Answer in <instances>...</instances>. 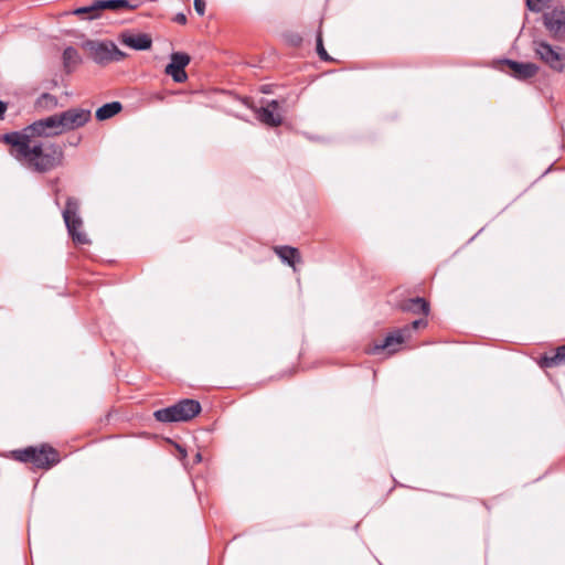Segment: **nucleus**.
Returning <instances> with one entry per match:
<instances>
[{
  "label": "nucleus",
  "mask_w": 565,
  "mask_h": 565,
  "mask_svg": "<svg viewBox=\"0 0 565 565\" xmlns=\"http://www.w3.org/2000/svg\"><path fill=\"white\" fill-rule=\"evenodd\" d=\"M36 137H51L40 120L26 126L21 131L3 136V141L13 148L12 154L29 169L45 173L63 164L64 151L55 142L40 143Z\"/></svg>",
  "instance_id": "obj_1"
},
{
  "label": "nucleus",
  "mask_w": 565,
  "mask_h": 565,
  "mask_svg": "<svg viewBox=\"0 0 565 565\" xmlns=\"http://www.w3.org/2000/svg\"><path fill=\"white\" fill-rule=\"evenodd\" d=\"M200 412L201 405L198 401L185 398L172 406L156 411L153 416L162 423L188 422Z\"/></svg>",
  "instance_id": "obj_2"
},
{
  "label": "nucleus",
  "mask_w": 565,
  "mask_h": 565,
  "mask_svg": "<svg viewBox=\"0 0 565 565\" xmlns=\"http://www.w3.org/2000/svg\"><path fill=\"white\" fill-rule=\"evenodd\" d=\"M14 456L22 462H31L36 468L43 469H49L60 461L57 451L49 446H42L41 448L28 447L17 450Z\"/></svg>",
  "instance_id": "obj_3"
},
{
  "label": "nucleus",
  "mask_w": 565,
  "mask_h": 565,
  "mask_svg": "<svg viewBox=\"0 0 565 565\" xmlns=\"http://www.w3.org/2000/svg\"><path fill=\"white\" fill-rule=\"evenodd\" d=\"M79 201L75 198L70 196L66 201L65 209L63 211V218L67 227L68 234L76 244H88L89 239L87 235L81 231L83 226V220L78 214Z\"/></svg>",
  "instance_id": "obj_4"
},
{
  "label": "nucleus",
  "mask_w": 565,
  "mask_h": 565,
  "mask_svg": "<svg viewBox=\"0 0 565 565\" xmlns=\"http://www.w3.org/2000/svg\"><path fill=\"white\" fill-rule=\"evenodd\" d=\"M427 321L425 319H417L413 321L411 327H405L390 333L382 343H375L373 347H370L366 352L369 354H379L380 352L387 350L388 353H394L397 351L398 345L404 343L405 340L409 338L411 329H418L425 327Z\"/></svg>",
  "instance_id": "obj_5"
},
{
  "label": "nucleus",
  "mask_w": 565,
  "mask_h": 565,
  "mask_svg": "<svg viewBox=\"0 0 565 565\" xmlns=\"http://www.w3.org/2000/svg\"><path fill=\"white\" fill-rule=\"evenodd\" d=\"M534 51L539 58L556 72L565 71V51L543 41L534 42Z\"/></svg>",
  "instance_id": "obj_6"
},
{
  "label": "nucleus",
  "mask_w": 565,
  "mask_h": 565,
  "mask_svg": "<svg viewBox=\"0 0 565 565\" xmlns=\"http://www.w3.org/2000/svg\"><path fill=\"white\" fill-rule=\"evenodd\" d=\"M90 110L71 108L58 114L62 131H70L83 127L90 119Z\"/></svg>",
  "instance_id": "obj_7"
},
{
  "label": "nucleus",
  "mask_w": 565,
  "mask_h": 565,
  "mask_svg": "<svg viewBox=\"0 0 565 565\" xmlns=\"http://www.w3.org/2000/svg\"><path fill=\"white\" fill-rule=\"evenodd\" d=\"M190 61L191 58L186 53L174 52L170 56V63L166 66L164 73L170 75L175 83H184L188 79L184 68Z\"/></svg>",
  "instance_id": "obj_8"
},
{
  "label": "nucleus",
  "mask_w": 565,
  "mask_h": 565,
  "mask_svg": "<svg viewBox=\"0 0 565 565\" xmlns=\"http://www.w3.org/2000/svg\"><path fill=\"white\" fill-rule=\"evenodd\" d=\"M544 25L550 34L557 40L565 39V11L555 8L543 14Z\"/></svg>",
  "instance_id": "obj_9"
},
{
  "label": "nucleus",
  "mask_w": 565,
  "mask_h": 565,
  "mask_svg": "<svg viewBox=\"0 0 565 565\" xmlns=\"http://www.w3.org/2000/svg\"><path fill=\"white\" fill-rule=\"evenodd\" d=\"M118 40L122 45L136 51H146L152 46V39L146 33L124 31L119 34Z\"/></svg>",
  "instance_id": "obj_10"
},
{
  "label": "nucleus",
  "mask_w": 565,
  "mask_h": 565,
  "mask_svg": "<svg viewBox=\"0 0 565 565\" xmlns=\"http://www.w3.org/2000/svg\"><path fill=\"white\" fill-rule=\"evenodd\" d=\"M257 119L270 127H277L282 122L277 100H270L257 111Z\"/></svg>",
  "instance_id": "obj_11"
},
{
  "label": "nucleus",
  "mask_w": 565,
  "mask_h": 565,
  "mask_svg": "<svg viewBox=\"0 0 565 565\" xmlns=\"http://www.w3.org/2000/svg\"><path fill=\"white\" fill-rule=\"evenodd\" d=\"M109 41H87L85 43L86 50L89 52L90 57L97 64H107L110 62V47Z\"/></svg>",
  "instance_id": "obj_12"
},
{
  "label": "nucleus",
  "mask_w": 565,
  "mask_h": 565,
  "mask_svg": "<svg viewBox=\"0 0 565 565\" xmlns=\"http://www.w3.org/2000/svg\"><path fill=\"white\" fill-rule=\"evenodd\" d=\"M504 62L518 79L531 78L539 72V67L534 63H520L511 60H505Z\"/></svg>",
  "instance_id": "obj_13"
},
{
  "label": "nucleus",
  "mask_w": 565,
  "mask_h": 565,
  "mask_svg": "<svg viewBox=\"0 0 565 565\" xmlns=\"http://www.w3.org/2000/svg\"><path fill=\"white\" fill-rule=\"evenodd\" d=\"M398 308L404 312L427 316L429 303L422 297L405 299L398 303Z\"/></svg>",
  "instance_id": "obj_14"
},
{
  "label": "nucleus",
  "mask_w": 565,
  "mask_h": 565,
  "mask_svg": "<svg viewBox=\"0 0 565 565\" xmlns=\"http://www.w3.org/2000/svg\"><path fill=\"white\" fill-rule=\"evenodd\" d=\"M275 253L284 263L288 264L294 269H296L295 264L301 260L299 250L291 246H277L275 247Z\"/></svg>",
  "instance_id": "obj_15"
},
{
  "label": "nucleus",
  "mask_w": 565,
  "mask_h": 565,
  "mask_svg": "<svg viewBox=\"0 0 565 565\" xmlns=\"http://www.w3.org/2000/svg\"><path fill=\"white\" fill-rule=\"evenodd\" d=\"M97 8H99V11H119L121 9L135 10L138 8V4H131L128 0H97Z\"/></svg>",
  "instance_id": "obj_16"
},
{
  "label": "nucleus",
  "mask_w": 565,
  "mask_h": 565,
  "mask_svg": "<svg viewBox=\"0 0 565 565\" xmlns=\"http://www.w3.org/2000/svg\"><path fill=\"white\" fill-rule=\"evenodd\" d=\"M542 367H553L565 363V345L558 347L552 355H544L541 359Z\"/></svg>",
  "instance_id": "obj_17"
},
{
  "label": "nucleus",
  "mask_w": 565,
  "mask_h": 565,
  "mask_svg": "<svg viewBox=\"0 0 565 565\" xmlns=\"http://www.w3.org/2000/svg\"><path fill=\"white\" fill-rule=\"evenodd\" d=\"M122 106L119 102H111L103 105L96 111V118L98 120H106L117 115L121 110Z\"/></svg>",
  "instance_id": "obj_18"
},
{
  "label": "nucleus",
  "mask_w": 565,
  "mask_h": 565,
  "mask_svg": "<svg viewBox=\"0 0 565 565\" xmlns=\"http://www.w3.org/2000/svg\"><path fill=\"white\" fill-rule=\"evenodd\" d=\"M40 121L43 125V128L49 132L51 137L63 134L58 114L40 119Z\"/></svg>",
  "instance_id": "obj_19"
},
{
  "label": "nucleus",
  "mask_w": 565,
  "mask_h": 565,
  "mask_svg": "<svg viewBox=\"0 0 565 565\" xmlns=\"http://www.w3.org/2000/svg\"><path fill=\"white\" fill-rule=\"evenodd\" d=\"M81 62L78 51L73 46H67L63 52V63L67 72H71Z\"/></svg>",
  "instance_id": "obj_20"
},
{
  "label": "nucleus",
  "mask_w": 565,
  "mask_h": 565,
  "mask_svg": "<svg viewBox=\"0 0 565 565\" xmlns=\"http://www.w3.org/2000/svg\"><path fill=\"white\" fill-rule=\"evenodd\" d=\"M58 105V100L54 95L49 93H43L39 96L35 102V107L41 110L51 111L55 109Z\"/></svg>",
  "instance_id": "obj_21"
},
{
  "label": "nucleus",
  "mask_w": 565,
  "mask_h": 565,
  "mask_svg": "<svg viewBox=\"0 0 565 565\" xmlns=\"http://www.w3.org/2000/svg\"><path fill=\"white\" fill-rule=\"evenodd\" d=\"M75 15H84L87 14L89 20L97 19L100 14L99 8H97V0L94 1L90 6L79 7L73 12Z\"/></svg>",
  "instance_id": "obj_22"
},
{
  "label": "nucleus",
  "mask_w": 565,
  "mask_h": 565,
  "mask_svg": "<svg viewBox=\"0 0 565 565\" xmlns=\"http://www.w3.org/2000/svg\"><path fill=\"white\" fill-rule=\"evenodd\" d=\"M552 0H526V6L531 11L540 12L547 7Z\"/></svg>",
  "instance_id": "obj_23"
},
{
  "label": "nucleus",
  "mask_w": 565,
  "mask_h": 565,
  "mask_svg": "<svg viewBox=\"0 0 565 565\" xmlns=\"http://www.w3.org/2000/svg\"><path fill=\"white\" fill-rule=\"evenodd\" d=\"M110 47V62L113 61H121L126 57V54L120 51L115 43L111 42V45H109Z\"/></svg>",
  "instance_id": "obj_24"
},
{
  "label": "nucleus",
  "mask_w": 565,
  "mask_h": 565,
  "mask_svg": "<svg viewBox=\"0 0 565 565\" xmlns=\"http://www.w3.org/2000/svg\"><path fill=\"white\" fill-rule=\"evenodd\" d=\"M317 53H318L319 57L322 61H329L330 60V56L328 55V53H327V51H326V49L323 46L322 38H321L320 34L317 38Z\"/></svg>",
  "instance_id": "obj_25"
},
{
  "label": "nucleus",
  "mask_w": 565,
  "mask_h": 565,
  "mask_svg": "<svg viewBox=\"0 0 565 565\" xmlns=\"http://www.w3.org/2000/svg\"><path fill=\"white\" fill-rule=\"evenodd\" d=\"M194 10L199 15H204L205 13V1L204 0H194Z\"/></svg>",
  "instance_id": "obj_26"
},
{
  "label": "nucleus",
  "mask_w": 565,
  "mask_h": 565,
  "mask_svg": "<svg viewBox=\"0 0 565 565\" xmlns=\"http://www.w3.org/2000/svg\"><path fill=\"white\" fill-rule=\"evenodd\" d=\"M177 23H180V24H185L186 23V17L184 13H178L174 19H173Z\"/></svg>",
  "instance_id": "obj_27"
},
{
  "label": "nucleus",
  "mask_w": 565,
  "mask_h": 565,
  "mask_svg": "<svg viewBox=\"0 0 565 565\" xmlns=\"http://www.w3.org/2000/svg\"><path fill=\"white\" fill-rule=\"evenodd\" d=\"M6 110H7V105L0 100V117H2V115L4 114Z\"/></svg>",
  "instance_id": "obj_28"
},
{
  "label": "nucleus",
  "mask_w": 565,
  "mask_h": 565,
  "mask_svg": "<svg viewBox=\"0 0 565 565\" xmlns=\"http://www.w3.org/2000/svg\"><path fill=\"white\" fill-rule=\"evenodd\" d=\"M195 459H196V461H200L201 460V455L196 454Z\"/></svg>",
  "instance_id": "obj_29"
}]
</instances>
